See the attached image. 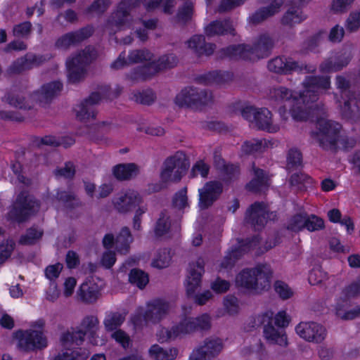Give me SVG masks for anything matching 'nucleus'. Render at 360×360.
I'll return each mask as SVG.
<instances>
[{
  "label": "nucleus",
  "mask_w": 360,
  "mask_h": 360,
  "mask_svg": "<svg viewBox=\"0 0 360 360\" xmlns=\"http://www.w3.org/2000/svg\"><path fill=\"white\" fill-rule=\"evenodd\" d=\"M193 4L191 1H186L176 13L178 20L184 24L189 22L193 14Z\"/></svg>",
  "instance_id": "obj_61"
},
{
  "label": "nucleus",
  "mask_w": 360,
  "mask_h": 360,
  "mask_svg": "<svg viewBox=\"0 0 360 360\" xmlns=\"http://www.w3.org/2000/svg\"><path fill=\"white\" fill-rule=\"evenodd\" d=\"M5 100L10 105L16 108L22 110H29L31 105L25 99V97L20 94H15L13 90L8 92L4 98Z\"/></svg>",
  "instance_id": "obj_50"
},
{
  "label": "nucleus",
  "mask_w": 360,
  "mask_h": 360,
  "mask_svg": "<svg viewBox=\"0 0 360 360\" xmlns=\"http://www.w3.org/2000/svg\"><path fill=\"white\" fill-rule=\"evenodd\" d=\"M204 32L208 37L227 34L235 36L236 34L233 22L229 18L211 21L205 27Z\"/></svg>",
  "instance_id": "obj_27"
},
{
  "label": "nucleus",
  "mask_w": 360,
  "mask_h": 360,
  "mask_svg": "<svg viewBox=\"0 0 360 360\" xmlns=\"http://www.w3.org/2000/svg\"><path fill=\"white\" fill-rule=\"evenodd\" d=\"M154 55L147 49H134L129 52L128 61L129 64L141 63L150 61Z\"/></svg>",
  "instance_id": "obj_53"
},
{
  "label": "nucleus",
  "mask_w": 360,
  "mask_h": 360,
  "mask_svg": "<svg viewBox=\"0 0 360 360\" xmlns=\"http://www.w3.org/2000/svg\"><path fill=\"white\" fill-rule=\"evenodd\" d=\"M130 322L135 330L142 329L144 324L150 323V319L146 317V312L143 307H139L131 315Z\"/></svg>",
  "instance_id": "obj_57"
},
{
  "label": "nucleus",
  "mask_w": 360,
  "mask_h": 360,
  "mask_svg": "<svg viewBox=\"0 0 360 360\" xmlns=\"http://www.w3.org/2000/svg\"><path fill=\"white\" fill-rule=\"evenodd\" d=\"M297 335L308 342L320 343L326 337V329L316 322H301L295 328Z\"/></svg>",
  "instance_id": "obj_21"
},
{
  "label": "nucleus",
  "mask_w": 360,
  "mask_h": 360,
  "mask_svg": "<svg viewBox=\"0 0 360 360\" xmlns=\"http://www.w3.org/2000/svg\"><path fill=\"white\" fill-rule=\"evenodd\" d=\"M129 282L136 285L141 290L146 288L149 282V276L147 273L137 268L132 269L129 274Z\"/></svg>",
  "instance_id": "obj_48"
},
{
  "label": "nucleus",
  "mask_w": 360,
  "mask_h": 360,
  "mask_svg": "<svg viewBox=\"0 0 360 360\" xmlns=\"http://www.w3.org/2000/svg\"><path fill=\"white\" fill-rule=\"evenodd\" d=\"M261 240L258 234L245 239H238V244L231 247L226 252L221 262V267L224 269H231L245 253L258 247Z\"/></svg>",
  "instance_id": "obj_11"
},
{
  "label": "nucleus",
  "mask_w": 360,
  "mask_h": 360,
  "mask_svg": "<svg viewBox=\"0 0 360 360\" xmlns=\"http://www.w3.org/2000/svg\"><path fill=\"white\" fill-rule=\"evenodd\" d=\"M306 102H309V112L311 105L318 99L319 89H328L330 87V78L328 76H307L302 82Z\"/></svg>",
  "instance_id": "obj_17"
},
{
  "label": "nucleus",
  "mask_w": 360,
  "mask_h": 360,
  "mask_svg": "<svg viewBox=\"0 0 360 360\" xmlns=\"http://www.w3.org/2000/svg\"><path fill=\"white\" fill-rule=\"evenodd\" d=\"M98 324L99 321L97 316L94 315L84 316L79 326L71 328V330L62 333L60 338L62 345L64 347L69 345L80 346L84 343L86 337L92 345H98Z\"/></svg>",
  "instance_id": "obj_5"
},
{
  "label": "nucleus",
  "mask_w": 360,
  "mask_h": 360,
  "mask_svg": "<svg viewBox=\"0 0 360 360\" xmlns=\"http://www.w3.org/2000/svg\"><path fill=\"white\" fill-rule=\"evenodd\" d=\"M169 303L162 298H155L146 303V317L150 323H158L168 314Z\"/></svg>",
  "instance_id": "obj_25"
},
{
  "label": "nucleus",
  "mask_w": 360,
  "mask_h": 360,
  "mask_svg": "<svg viewBox=\"0 0 360 360\" xmlns=\"http://www.w3.org/2000/svg\"><path fill=\"white\" fill-rule=\"evenodd\" d=\"M211 328L210 316L205 313L196 318L185 317L170 329L163 328L160 331L158 341L167 342L181 335L189 334L196 330H207Z\"/></svg>",
  "instance_id": "obj_6"
},
{
  "label": "nucleus",
  "mask_w": 360,
  "mask_h": 360,
  "mask_svg": "<svg viewBox=\"0 0 360 360\" xmlns=\"http://www.w3.org/2000/svg\"><path fill=\"white\" fill-rule=\"evenodd\" d=\"M19 348L25 352L41 350L48 345L42 331L35 330H19L16 333Z\"/></svg>",
  "instance_id": "obj_16"
},
{
  "label": "nucleus",
  "mask_w": 360,
  "mask_h": 360,
  "mask_svg": "<svg viewBox=\"0 0 360 360\" xmlns=\"http://www.w3.org/2000/svg\"><path fill=\"white\" fill-rule=\"evenodd\" d=\"M139 172V167L135 163L118 164L112 168L114 176L120 181L129 180L136 176Z\"/></svg>",
  "instance_id": "obj_39"
},
{
  "label": "nucleus",
  "mask_w": 360,
  "mask_h": 360,
  "mask_svg": "<svg viewBox=\"0 0 360 360\" xmlns=\"http://www.w3.org/2000/svg\"><path fill=\"white\" fill-rule=\"evenodd\" d=\"M171 217L167 210L160 212L154 226V234L156 238H160L169 233L171 229Z\"/></svg>",
  "instance_id": "obj_41"
},
{
  "label": "nucleus",
  "mask_w": 360,
  "mask_h": 360,
  "mask_svg": "<svg viewBox=\"0 0 360 360\" xmlns=\"http://www.w3.org/2000/svg\"><path fill=\"white\" fill-rule=\"evenodd\" d=\"M304 224V229L309 232L319 231L325 228L324 220L314 214H308L307 213Z\"/></svg>",
  "instance_id": "obj_58"
},
{
  "label": "nucleus",
  "mask_w": 360,
  "mask_h": 360,
  "mask_svg": "<svg viewBox=\"0 0 360 360\" xmlns=\"http://www.w3.org/2000/svg\"><path fill=\"white\" fill-rule=\"evenodd\" d=\"M172 257L169 251L166 249H160L158 251L155 257L152 262V266L158 269H164L169 265Z\"/></svg>",
  "instance_id": "obj_60"
},
{
  "label": "nucleus",
  "mask_w": 360,
  "mask_h": 360,
  "mask_svg": "<svg viewBox=\"0 0 360 360\" xmlns=\"http://www.w3.org/2000/svg\"><path fill=\"white\" fill-rule=\"evenodd\" d=\"M267 68L270 72L280 75H290L292 72H314L316 65L300 64L291 58L278 56L270 60L267 64Z\"/></svg>",
  "instance_id": "obj_15"
},
{
  "label": "nucleus",
  "mask_w": 360,
  "mask_h": 360,
  "mask_svg": "<svg viewBox=\"0 0 360 360\" xmlns=\"http://www.w3.org/2000/svg\"><path fill=\"white\" fill-rule=\"evenodd\" d=\"M253 166L255 165L253 164ZM255 176L246 184V189L253 193H259L263 188H267L269 184V178L265 171L260 168L253 167Z\"/></svg>",
  "instance_id": "obj_36"
},
{
  "label": "nucleus",
  "mask_w": 360,
  "mask_h": 360,
  "mask_svg": "<svg viewBox=\"0 0 360 360\" xmlns=\"http://www.w3.org/2000/svg\"><path fill=\"white\" fill-rule=\"evenodd\" d=\"M125 316L119 312H110L103 321L104 326L108 331L117 330L124 321Z\"/></svg>",
  "instance_id": "obj_54"
},
{
  "label": "nucleus",
  "mask_w": 360,
  "mask_h": 360,
  "mask_svg": "<svg viewBox=\"0 0 360 360\" xmlns=\"http://www.w3.org/2000/svg\"><path fill=\"white\" fill-rule=\"evenodd\" d=\"M63 84L60 81H53L41 86V90L36 92L40 103L49 104L58 96L63 90Z\"/></svg>",
  "instance_id": "obj_32"
},
{
  "label": "nucleus",
  "mask_w": 360,
  "mask_h": 360,
  "mask_svg": "<svg viewBox=\"0 0 360 360\" xmlns=\"http://www.w3.org/2000/svg\"><path fill=\"white\" fill-rule=\"evenodd\" d=\"M96 58L97 51L96 49L93 46H88L72 58L86 68V66L91 64Z\"/></svg>",
  "instance_id": "obj_51"
},
{
  "label": "nucleus",
  "mask_w": 360,
  "mask_h": 360,
  "mask_svg": "<svg viewBox=\"0 0 360 360\" xmlns=\"http://www.w3.org/2000/svg\"><path fill=\"white\" fill-rule=\"evenodd\" d=\"M269 141L265 139H252L247 140L241 145V152L245 155H255L257 153H262L264 148L268 147Z\"/></svg>",
  "instance_id": "obj_42"
},
{
  "label": "nucleus",
  "mask_w": 360,
  "mask_h": 360,
  "mask_svg": "<svg viewBox=\"0 0 360 360\" xmlns=\"http://www.w3.org/2000/svg\"><path fill=\"white\" fill-rule=\"evenodd\" d=\"M223 348L219 338H207L203 346L193 350L188 360H210L217 356Z\"/></svg>",
  "instance_id": "obj_23"
},
{
  "label": "nucleus",
  "mask_w": 360,
  "mask_h": 360,
  "mask_svg": "<svg viewBox=\"0 0 360 360\" xmlns=\"http://www.w3.org/2000/svg\"><path fill=\"white\" fill-rule=\"evenodd\" d=\"M307 212H303L292 215L288 221L286 229L292 232L298 233L304 229Z\"/></svg>",
  "instance_id": "obj_56"
},
{
  "label": "nucleus",
  "mask_w": 360,
  "mask_h": 360,
  "mask_svg": "<svg viewBox=\"0 0 360 360\" xmlns=\"http://www.w3.org/2000/svg\"><path fill=\"white\" fill-rule=\"evenodd\" d=\"M350 60V56L345 53L336 56L334 60L332 58H328L320 64L319 70L322 73L338 72L346 67Z\"/></svg>",
  "instance_id": "obj_37"
},
{
  "label": "nucleus",
  "mask_w": 360,
  "mask_h": 360,
  "mask_svg": "<svg viewBox=\"0 0 360 360\" xmlns=\"http://www.w3.org/2000/svg\"><path fill=\"white\" fill-rule=\"evenodd\" d=\"M292 1H295L297 5H290L281 18L283 25L290 27L301 23L307 18V15L302 11L304 0H292Z\"/></svg>",
  "instance_id": "obj_30"
},
{
  "label": "nucleus",
  "mask_w": 360,
  "mask_h": 360,
  "mask_svg": "<svg viewBox=\"0 0 360 360\" xmlns=\"http://www.w3.org/2000/svg\"><path fill=\"white\" fill-rule=\"evenodd\" d=\"M54 198L70 210L75 209L82 205L80 200L73 191L58 188L56 190Z\"/></svg>",
  "instance_id": "obj_40"
},
{
  "label": "nucleus",
  "mask_w": 360,
  "mask_h": 360,
  "mask_svg": "<svg viewBox=\"0 0 360 360\" xmlns=\"http://www.w3.org/2000/svg\"><path fill=\"white\" fill-rule=\"evenodd\" d=\"M92 25H87L77 30L69 32L58 37L55 46L58 49L67 50L71 46H75L91 37L94 33Z\"/></svg>",
  "instance_id": "obj_19"
},
{
  "label": "nucleus",
  "mask_w": 360,
  "mask_h": 360,
  "mask_svg": "<svg viewBox=\"0 0 360 360\" xmlns=\"http://www.w3.org/2000/svg\"><path fill=\"white\" fill-rule=\"evenodd\" d=\"M139 194L128 191L113 200L115 208L120 213H126L136 207L141 202Z\"/></svg>",
  "instance_id": "obj_31"
},
{
  "label": "nucleus",
  "mask_w": 360,
  "mask_h": 360,
  "mask_svg": "<svg viewBox=\"0 0 360 360\" xmlns=\"http://www.w3.org/2000/svg\"><path fill=\"white\" fill-rule=\"evenodd\" d=\"M44 236V230L33 225L26 229L25 233L20 236L18 243L22 245H34Z\"/></svg>",
  "instance_id": "obj_44"
},
{
  "label": "nucleus",
  "mask_w": 360,
  "mask_h": 360,
  "mask_svg": "<svg viewBox=\"0 0 360 360\" xmlns=\"http://www.w3.org/2000/svg\"><path fill=\"white\" fill-rule=\"evenodd\" d=\"M216 167L221 183L225 185L229 186L240 178L241 169L238 163L226 162L224 159H221Z\"/></svg>",
  "instance_id": "obj_26"
},
{
  "label": "nucleus",
  "mask_w": 360,
  "mask_h": 360,
  "mask_svg": "<svg viewBox=\"0 0 360 360\" xmlns=\"http://www.w3.org/2000/svg\"><path fill=\"white\" fill-rule=\"evenodd\" d=\"M271 276L272 271L269 266L259 264L254 268L242 269L236 277V285L247 290H256L259 280H263L264 283H269Z\"/></svg>",
  "instance_id": "obj_10"
},
{
  "label": "nucleus",
  "mask_w": 360,
  "mask_h": 360,
  "mask_svg": "<svg viewBox=\"0 0 360 360\" xmlns=\"http://www.w3.org/2000/svg\"><path fill=\"white\" fill-rule=\"evenodd\" d=\"M212 100L211 95L205 89H200L193 86L183 89L174 99L176 105L183 108L198 109L207 105Z\"/></svg>",
  "instance_id": "obj_12"
},
{
  "label": "nucleus",
  "mask_w": 360,
  "mask_h": 360,
  "mask_svg": "<svg viewBox=\"0 0 360 360\" xmlns=\"http://www.w3.org/2000/svg\"><path fill=\"white\" fill-rule=\"evenodd\" d=\"M223 193V184L219 181H207L198 189V205L202 210L210 207Z\"/></svg>",
  "instance_id": "obj_20"
},
{
  "label": "nucleus",
  "mask_w": 360,
  "mask_h": 360,
  "mask_svg": "<svg viewBox=\"0 0 360 360\" xmlns=\"http://www.w3.org/2000/svg\"><path fill=\"white\" fill-rule=\"evenodd\" d=\"M89 354L88 349L79 347L70 352L58 353L54 356L53 360H86Z\"/></svg>",
  "instance_id": "obj_47"
},
{
  "label": "nucleus",
  "mask_w": 360,
  "mask_h": 360,
  "mask_svg": "<svg viewBox=\"0 0 360 360\" xmlns=\"http://www.w3.org/2000/svg\"><path fill=\"white\" fill-rule=\"evenodd\" d=\"M290 321L283 310L278 311L274 318L272 311H266L257 317V321L264 326L265 338L273 344L283 347L288 345L287 335L283 329L288 326Z\"/></svg>",
  "instance_id": "obj_4"
},
{
  "label": "nucleus",
  "mask_w": 360,
  "mask_h": 360,
  "mask_svg": "<svg viewBox=\"0 0 360 360\" xmlns=\"http://www.w3.org/2000/svg\"><path fill=\"white\" fill-rule=\"evenodd\" d=\"M101 100L100 93L92 92L88 98L84 99L79 105L74 108L77 120L81 122L94 120L97 112L95 105Z\"/></svg>",
  "instance_id": "obj_22"
},
{
  "label": "nucleus",
  "mask_w": 360,
  "mask_h": 360,
  "mask_svg": "<svg viewBox=\"0 0 360 360\" xmlns=\"http://www.w3.org/2000/svg\"><path fill=\"white\" fill-rule=\"evenodd\" d=\"M289 183L292 186L307 187L313 183L312 178L303 172H296L290 176Z\"/></svg>",
  "instance_id": "obj_63"
},
{
  "label": "nucleus",
  "mask_w": 360,
  "mask_h": 360,
  "mask_svg": "<svg viewBox=\"0 0 360 360\" xmlns=\"http://www.w3.org/2000/svg\"><path fill=\"white\" fill-rule=\"evenodd\" d=\"M204 272L205 262L202 257H199L195 262L189 264V274L186 283L187 297H193L195 302L200 306L206 304L212 297V294L209 290L195 294L196 290L200 286Z\"/></svg>",
  "instance_id": "obj_8"
},
{
  "label": "nucleus",
  "mask_w": 360,
  "mask_h": 360,
  "mask_svg": "<svg viewBox=\"0 0 360 360\" xmlns=\"http://www.w3.org/2000/svg\"><path fill=\"white\" fill-rule=\"evenodd\" d=\"M133 241V237L129 229L127 226L122 228L116 237V250L122 255L129 252L130 244Z\"/></svg>",
  "instance_id": "obj_45"
},
{
  "label": "nucleus",
  "mask_w": 360,
  "mask_h": 360,
  "mask_svg": "<svg viewBox=\"0 0 360 360\" xmlns=\"http://www.w3.org/2000/svg\"><path fill=\"white\" fill-rule=\"evenodd\" d=\"M110 4L111 0H94L91 4L84 10V13L89 15L96 13L98 15H102L108 10Z\"/></svg>",
  "instance_id": "obj_62"
},
{
  "label": "nucleus",
  "mask_w": 360,
  "mask_h": 360,
  "mask_svg": "<svg viewBox=\"0 0 360 360\" xmlns=\"http://www.w3.org/2000/svg\"><path fill=\"white\" fill-rule=\"evenodd\" d=\"M139 4V0H122L117 10L110 16L111 23L119 30L126 26L129 22L131 10L136 7Z\"/></svg>",
  "instance_id": "obj_24"
},
{
  "label": "nucleus",
  "mask_w": 360,
  "mask_h": 360,
  "mask_svg": "<svg viewBox=\"0 0 360 360\" xmlns=\"http://www.w3.org/2000/svg\"><path fill=\"white\" fill-rule=\"evenodd\" d=\"M187 191V187L184 186L174 193L172 200L173 207L179 211H184L186 208L189 207Z\"/></svg>",
  "instance_id": "obj_55"
},
{
  "label": "nucleus",
  "mask_w": 360,
  "mask_h": 360,
  "mask_svg": "<svg viewBox=\"0 0 360 360\" xmlns=\"http://www.w3.org/2000/svg\"><path fill=\"white\" fill-rule=\"evenodd\" d=\"M146 65L133 68L127 77L133 82L146 81L159 72L155 60L148 61Z\"/></svg>",
  "instance_id": "obj_29"
},
{
  "label": "nucleus",
  "mask_w": 360,
  "mask_h": 360,
  "mask_svg": "<svg viewBox=\"0 0 360 360\" xmlns=\"http://www.w3.org/2000/svg\"><path fill=\"white\" fill-rule=\"evenodd\" d=\"M53 58L52 53L37 55L29 53L14 60L8 67L7 72L8 74H20L25 70L32 69L34 66H39Z\"/></svg>",
  "instance_id": "obj_18"
},
{
  "label": "nucleus",
  "mask_w": 360,
  "mask_h": 360,
  "mask_svg": "<svg viewBox=\"0 0 360 360\" xmlns=\"http://www.w3.org/2000/svg\"><path fill=\"white\" fill-rule=\"evenodd\" d=\"M155 61L158 71H162L167 69H171L176 66L179 60L174 54L162 55Z\"/></svg>",
  "instance_id": "obj_59"
},
{
  "label": "nucleus",
  "mask_w": 360,
  "mask_h": 360,
  "mask_svg": "<svg viewBox=\"0 0 360 360\" xmlns=\"http://www.w3.org/2000/svg\"><path fill=\"white\" fill-rule=\"evenodd\" d=\"M130 98L137 103L150 105L155 102L156 94L151 89H146L133 91Z\"/></svg>",
  "instance_id": "obj_49"
},
{
  "label": "nucleus",
  "mask_w": 360,
  "mask_h": 360,
  "mask_svg": "<svg viewBox=\"0 0 360 360\" xmlns=\"http://www.w3.org/2000/svg\"><path fill=\"white\" fill-rule=\"evenodd\" d=\"M77 295L83 302L94 303L98 298V286L94 281H85L81 284L77 291Z\"/></svg>",
  "instance_id": "obj_38"
},
{
  "label": "nucleus",
  "mask_w": 360,
  "mask_h": 360,
  "mask_svg": "<svg viewBox=\"0 0 360 360\" xmlns=\"http://www.w3.org/2000/svg\"><path fill=\"white\" fill-rule=\"evenodd\" d=\"M345 28L349 32H356L360 28V9L349 13L345 21Z\"/></svg>",
  "instance_id": "obj_64"
},
{
  "label": "nucleus",
  "mask_w": 360,
  "mask_h": 360,
  "mask_svg": "<svg viewBox=\"0 0 360 360\" xmlns=\"http://www.w3.org/2000/svg\"><path fill=\"white\" fill-rule=\"evenodd\" d=\"M347 304V300H339L335 306V314L343 320H352L360 316V305L349 311H345L344 307Z\"/></svg>",
  "instance_id": "obj_52"
},
{
  "label": "nucleus",
  "mask_w": 360,
  "mask_h": 360,
  "mask_svg": "<svg viewBox=\"0 0 360 360\" xmlns=\"http://www.w3.org/2000/svg\"><path fill=\"white\" fill-rule=\"evenodd\" d=\"M68 81L71 83L79 82L86 73V68L73 58L66 61Z\"/></svg>",
  "instance_id": "obj_43"
},
{
  "label": "nucleus",
  "mask_w": 360,
  "mask_h": 360,
  "mask_svg": "<svg viewBox=\"0 0 360 360\" xmlns=\"http://www.w3.org/2000/svg\"><path fill=\"white\" fill-rule=\"evenodd\" d=\"M233 77V73L229 71L213 70L208 72L207 73L198 75L195 78V80L197 82L205 85H209L211 84H221L231 81Z\"/></svg>",
  "instance_id": "obj_33"
},
{
  "label": "nucleus",
  "mask_w": 360,
  "mask_h": 360,
  "mask_svg": "<svg viewBox=\"0 0 360 360\" xmlns=\"http://www.w3.org/2000/svg\"><path fill=\"white\" fill-rule=\"evenodd\" d=\"M253 123L259 130L266 131L269 133H276L279 131L280 127L278 124H273L272 114L266 108H258L253 116Z\"/></svg>",
  "instance_id": "obj_28"
},
{
  "label": "nucleus",
  "mask_w": 360,
  "mask_h": 360,
  "mask_svg": "<svg viewBox=\"0 0 360 360\" xmlns=\"http://www.w3.org/2000/svg\"><path fill=\"white\" fill-rule=\"evenodd\" d=\"M40 207V202L28 191H21L16 196L9 212L10 218L22 223L36 214Z\"/></svg>",
  "instance_id": "obj_9"
},
{
  "label": "nucleus",
  "mask_w": 360,
  "mask_h": 360,
  "mask_svg": "<svg viewBox=\"0 0 360 360\" xmlns=\"http://www.w3.org/2000/svg\"><path fill=\"white\" fill-rule=\"evenodd\" d=\"M271 216L274 219L276 214L269 210L268 205L264 202L256 201L247 209L245 219L255 231H261Z\"/></svg>",
  "instance_id": "obj_14"
},
{
  "label": "nucleus",
  "mask_w": 360,
  "mask_h": 360,
  "mask_svg": "<svg viewBox=\"0 0 360 360\" xmlns=\"http://www.w3.org/2000/svg\"><path fill=\"white\" fill-rule=\"evenodd\" d=\"M148 352L150 356L155 360H174L178 354L176 348L165 349L157 344L153 345Z\"/></svg>",
  "instance_id": "obj_46"
},
{
  "label": "nucleus",
  "mask_w": 360,
  "mask_h": 360,
  "mask_svg": "<svg viewBox=\"0 0 360 360\" xmlns=\"http://www.w3.org/2000/svg\"><path fill=\"white\" fill-rule=\"evenodd\" d=\"M189 167L184 153L177 151L163 162L159 182L148 184L149 193H158L167 187L169 183H178L186 174Z\"/></svg>",
  "instance_id": "obj_3"
},
{
  "label": "nucleus",
  "mask_w": 360,
  "mask_h": 360,
  "mask_svg": "<svg viewBox=\"0 0 360 360\" xmlns=\"http://www.w3.org/2000/svg\"><path fill=\"white\" fill-rule=\"evenodd\" d=\"M274 40L267 33L258 36L252 45L239 44L229 45L219 51V58L231 60L254 61L268 57L274 48Z\"/></svg>",
  "instance_id": "obj_2"
},
{
  "label": "nucleus",
  "mask_w": 360,
  "mask_h": 360,
  "mask_svg": "<svg viewBox=\"0 0 360 360\" xmlns=\"http://www.w3.org/2000/svg\"><path fill=\"white\" fill-rule=\"evenodd\" d=\"M336 86L340 91V103L341 115L344 119L354 122L359 117L360 108L354 92L349 91L350 82L344 76L337 75L335 77Z\"/></svg>",
  "instance_id": "obj_7"
},
{
  "label": "nucleus",
  "mask_w": 360,
  "mask_h": 360,
  "mask_svg": "<svg viewBox=\"0 0 360 360\" xmlns=\"http://www.w3.org/2000/svg\"><path fill=\"white\" fill-rule=\"evenodd\" d=\"M283 1H281L280 2L271 3L267 6L257 9L249 16V22L255 25L261 23L269 17L273 16L278 13L283 5Z\"/></svg>",
  "instance_id": "obj_35"
},
{
  "label": "nucleus",
  "mask_w": 360,
  "mask_h": 360,
  "mask_svg": "<svg viewBox=\"0 0 360 360\" xmlns=\"http://www.w3.org/2000/svg\"><path fill=\"white\" fill-rule=\"evenodd\" d=\"M304 93H297L285 86L269 90V105L277 109L281 117L287 120L290 115L295 121H306L310 116L309 102H306Z\"/></svg>",
  "instance_id": "obj_1"
},
{
  "label": "nucleus",
  "mask_w": 360,
  "mask_h": 360,
  "mask_svg": "<svg viewBox=\"0 0 360 360\" xmlns=\"http://www.w3.org/2000/svg\"><path fill=\"white\" fill-rule=\"evenodd\" d=\"M316 127L321 134L319 139L320 147L324 150H335L338 148L342 125L332 120L318 119Z\"/></svg>",
  "instance_id": "obj_13"
},
{
  "label": "nucleus",
  "mask_w": 360,
  "mask_h": 360,
  "mask_svg": "<svg viewBox=\"0 0 360 360\" xmlns=\"http://www.w3.org/2000/svg\"><path fill=\"white\" fill-rule=\"evenodd\" d=\"M188 46L193 50L195 53L198 56L205 55L211 56L216 48V45L213 43H207L205 37L202 34H195L191 37L188 41Z\"/></svg>",
  "instance_id": "obj_34"
}]
</instances>
